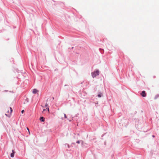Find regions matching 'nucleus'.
<instances>
[{
  "label": "nucleus",
  "instance_id": "obj_16",
  "mask_svg": "<svg viewBox=\"0 0 159 159\" xmlns=\"http://www.w3.org/2000/svg\"><path fill=\"white\" fill-rule=\"evenodd\" d=\"M73 144H75V143H72Z\"/></svg>",
  "mask_w": 159,
  "mask_h": 159
},
{
  "label": "nucleus",
  "instance_id": "obj_4",
  "mask_svg": "<svg viewBox=\"0 0 159 159\" xmlns=\"http://www.w3.org/2000/svg\"><path fill=\"white\" fill-rule=\"evenodd\" d=\"M16 152L14 150H12V153L11 154V157H13L14 156V154Z\"/></svg>",
  "mask_w": 159,
  "mask_h": 159
},
{
  "label": "nucleus",
  "instance_id": "obj_12",
  "mask_svg": "<svg viewBox=\"0 0 159 159\" xmlns=\"http://www.w3.org/2000/svg\"><path fill=\"white\" fill-rule=\"evenodd\" d=\"M28 132H29V134L30 135V131H28Z\"/></svg>",
  "mask_w": 159,
  "mask_h": 159
},
{
  "label": "nucleus",
  "instance_id": "obj_6",
  "mask_svg": "<svg viewBox=\"0 0 159 159\" xmlns=\"http://www.w3.org/2000/svg\"><path fill=\"white\" fill-rule=\"evenodd\" d=\"M40 120L42 122H43L44 121V118L43 117H41L40 118Z\"/></svg>",
  "mask_w": 159,
  "mask_h": 159
},
{
  "label": "nucleus",
  "instance_id": "obj_2",
  "mask_svg": "<svg viewBox=\"0 0 159 159\" xmlns=\"http://www.w3.org/2000/svg\"><path fill=\"white\" fill-rule=\"evenodd\" d=\"M99 74V71L97 70L93 72L92 73V75L93 78L96 77L97 75H98Z\"/></svg>",
  "mask_w": 159,
  "mask_h": 159
},
{
  "label": "nucleus",
  "instance_id": "obj_11",
  "mask_svg": "<svg viewBox=\"0 0 159 159\" xmlns=\"http://www.w3.org/2000/svg\"><path fill=\"white\" fill-rule=\"evenodd\" d=\"M27 130H28V131H29V128H27Z\"/></svg>",
  "mask_w": 159,
  "mask_h": 159
},
{
  "label": "nucleus",
  "instance_id": "obj_10",
  "mask_svg": "<svg viewBox=\"0 0 159 159\" xmlns=\"http://www.w3.org/2000/svg\"><path fill=\"white\" fill-rule=\"evenodd\" d=\"M24 110H22V111H21V113H23L24 112Z\"/></svg>",
  "mask_w": 159,
  "mask_h": 159
},
{
  "label": "nucleus",
  "instance_id": "obj_5",
  "mask_svg": "<svg viewBox=\"0 0 159 159\" xmlns=\"http://www.w3.org/2000/svg\"><path fill=\"white\" fill-rule=\"evenodd\" d=\"M38 92V90H37V89H33V93H34L35 94V93H37Z\"/></svg>",
  "mask_w": 159,
  "mask_h": 159
},
{
  "label": "nucleus",
  "instance_id": "obj_14",
  "mask_svg": "<svg viewBox=\"0 0 159 159\" xmlns=\"http://www.w3.org/2000/svg\"><path fill=\"white\" fill-rule=\"evenodd\" d=\"M48 108V111H49V108Z\"/></svg>",
  "mask_w": 159,
  "mask_h": 159
},
{
  "label": "nucleus",
  "instance_id": "obj_13",
  "mask_svg": "<svg viewBox=\"0 0 159 159\" xmlns=\"http://www.w3.org/2000/svg\"><path fill=\"white\" fill-rule=\"evenodd\" d=\"M46 111V110H45V109H43V111Z\"/></svg>",
  "mask_w": 159,
  "mask_h": 159
},
{
  "label": "nucleus",
  "instance_id": "obj_3",
  "mask_svg": "<svg viewBox=\"0 0 159 159\" xmlns=\"http://www.w3.org/2000/svg\"><path fill=\"white\" fill-rule=\"evenodd\" d=\"M141 94L143 97H145L146 95V94L144 91H143L141 93Z\"/></svg>",
  "mask_w": 159,
  "mask_h": 159
},
{
  "label": "nucleus",
  "instance_id": "obj_17",
  "mask_svg": "<svg viewBox=\"0 0 159 159\" xmlns=\"http://www.w3.org/2000/svg\"><path fill=\"white\" fill-rule=\"evenodd\" d=\"M46 107L47 106V104L46 103Z\"/></svg>",
  "mask_w": 159,
  "mask_h": 159
},
{
  "label": "nucleus",
  "instance_id": "obj_7",
  "mask_svg": "<svg viewBox=\"0 0 159 159\" xmlns=\"http://www.w3.org/2000/svg\"><path fill=\"white\" fill-rule=\"evenodd\" d=\"M102 93H100V94H99L98 95V97H101V95H102Z\"/></svg>",
  "mask_w": 159,
  "mask_h": 159
},
{
  "label": "nucleus",
  "instance_id": "obj_9",
  "mask_svg": "<svg viewBox=\"0 0 159 159\" xmlns=\"http://www.w3.org/2000/svg\"><path fill=\"white\" fill-rule=\"evenodd\" d=\"M76 143H80V141H78L76 142Z\"/></svg>",
  "mask_w": 159,
  "mask_h": 159
},
{
  "label": "nucleus",
  "instance_id": "obj_8",
  "mask_svg": "<svg viewBox=\"0 0 159 159\" xmlns=\"http://www.w3.org/2000/svg\"><path fill=\"white\" fill-rule=\"evenodd\" d=\"M64 117L65 118H67V116L66 115V114H64Z\"/></svg>",
  "mask_w": 159,
  "mask_h": 159
},
{
  "label": "nucleus",
  "instance_id": "obj_15",
  "mask_svg": "<svg viewBox=\"0 0 159 159\" xmlns=\"http://www.w3.org/2000/svg\"><path fill=\"white\" fill-rule=\"evenodd\" d=\"M152 137H154V135H153V136H152Z\"/></svg>",
  "mask_w": 159,
  "mask_h": 159
},
{
  "label": "nucleus",
  "instance_id": "obj_1",
  "mask_svg": "<svg viewBox=\"0 0 159 159\" xmlns=\"http://www.w3.org/2000/svg\"><path fill=\"white\" fill-rule=\"evenodd\" d=\"M6 110L7 111V113L5 114V115L9 117L11 115V114L12 111V109L11 107H10L9 108H7Z\"/></svg>",
  "mask_w": 159,
  "mask_h": 159
}]
</instances>
